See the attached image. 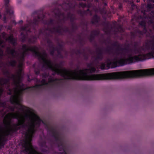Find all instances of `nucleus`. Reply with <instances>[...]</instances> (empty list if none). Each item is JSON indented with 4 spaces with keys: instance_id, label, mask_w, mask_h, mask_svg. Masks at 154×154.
I'll list each match as a JSON object with an SVG mask.
<instances>
[{
    "instance_id": "1",
    "label": "nucleus",
    "mask_w": 154,
    "mask_h": 154,
    "mask_svg": "<svg viewBox=\"0 0 154 154\" xmlns=\"http://www.w3.org/2000/svg\"><path fill=\"white\" fill-rule=\"evenodd\" d=\"M41 58L48 68L60 74L65 79L99 80L153 75V69H151L89 75L88 74L95 72L96 70L95 68L90 67L82 70L71 71L65 69H61L58 65H54L47 58L45 54L41 55Z\"/></svg>"
},
{
    "instance_id": "2",
    "label": "nucleus",
    "mask_w": 154,
    "mask_h": 154,
    "mask_svg": "<svg viewBox=\"0 0 154 154\" xmlns=\"http://www.w3.org/2000/svg\"><path fill=\"white\" fill-rule=\"evenodd\" d=\"M151 54L149 53L146 55H140L138 56H135L134 57L130 56L128 57L127 60L123 59H121L118 60L116 62L110 63V64L108 63L107 65V68L105 67V65L102 63L101 66V69H108L109 67L114 68L119 66H122L124 65L129 63L130 62H134L135 61L141 60L146 59L150 58Z\"/></svg>"
},
{
    "instance_id": "3",
    "label": "nucleus",
    "mask_w": 154,
    "mask_h": 154,
    "mask_svg": "<svg viewBox=\"0 0 154 154\" xmlns=\"http://www.w3.org/2000/svg\"><path fill=\"white\" fill-rule=\"evenodd\" d=\"M47 77H48L47 75H43L42 80L41 82H39V81H37V83L35 85V86L37 87L42 85H47L48 83L52 82L56 80L55 79L51 78L47 79Z\"/></svg>"
},
{
    "instance_id": "4",
    "label": "nucleus",
    "mask_w": 154,
    "mask_h": 154,
    "mask_svg": "<svg viewBox=\"0 0 154 154\" xmlns=\"http://www.w3.org/2000/svg\"><path fill=\"white\" fill-rule=\"evenodd\" d=\"M8 40H9L11 42L13 43V41H14V39H13V38L12 35H11V36H10L9 37Z\"/></svg>"
},
{
    "instance_id": "5",
    "label": "nucleus",
    "mask_w": 154,
    "mask_h": 154,
    "mask_svg": "<svg viewBox=\"0 0 154 154\" xmlns=\"http://www.w3.org/2000/svg\"><path fill=\"white\" fill-rule=\"evenodd\" d=\"M10 11H9L7 10V12H9V14H12L13 13V10L12 9H10Z\"/></svg>"
},
{
    "instance_id": "6",
    "label": "nucleus",
    "mask_w": 154,
    "mask_h": 154,
    "mask_svg": "<svg viewBox=\"0 0 154 154\" xmlns=\"http://www.w3.org/2000/svg\"><path fill=\"white\" fill-rule=\"evenodd\" d=\"M9 0H5V3L6 4H8L9 2Z\"/></svg>"
},
{
    "instance_id": "7",
    "label": "nucleus",
    "mask_w": 154,
    "mask_h": 154,
    "mask_svg": "<svg viewBox=\"0 0 154 154\" xmlns=\"http://www.w3.org/2000/svg\"><path fill=\"white\" fill-rule=\"evenodd\" d=\"M3 54V51L2 50H0V56L2 55Z\"/></svg>"
},
{
    "instance_id": "8",
    "label": "nucleus",
    "mask_w": 154,
    "mask_h": 154,
    "mask_svg": "<svg viewBox=\"0 0 154 154\" xmlns=\"http://www.w3.org/2000/svg\"><path fill=\"white\" fill-rule=\"evenodd\" d=\"M13 63H11V65L12 66H14V63H15V62L14 61H13Z\"/></svg>"
},
{
    "instance_id": "9",
    "label": "nucleus",
    "mask_w": 154,
    "mask_h": 154,
    "mask_svg": "<svg viewBox=\"0 0 154 154\" xmlns=\"http://www.w3.org/2000/svg\"><path fill=\"white\" fill-rule=\"evenodd\" d=\"M3 43L2 41L1 40V39H0V45L1 44Z\"/></svg>"
},
{
    "instance_id": "10",
    "label": "nucleus",
    "mask_w": 154,
    "mask_h": 154,
    "mask_svg": "<svg viewBox=\"0 0 154 154\" xmlns=\"http://www.w3.org/2000/svg\"><path fill=\"white\" fill-rule=\"evenodd\" d=\"M1 18V16L0 15V19Z\"/></svg>"
},
{
    "instance_id": "11",
    "label": "nucleus",
    "mask_w": 154,
    "mask_h": 154,
    "mask_svg": "<svg viewBox=\"0 0 154 154\" xmlns=\"http://www.w3.org/2000/svg\"><path fill=\"white\" fill-rule=\"evenodd\" d=\"M4 20H6V18L5 17L4 18Z\"/></svg>"
},
{
    "instance_id": "12",
    "label": "nucleus",
    "mask_w": 154,
    "mask_h": 154,
    "mask_svg": "<svg viewBox=\"0 0 154 154\" xmlns=\"http://www.w3.org/2000/svg\"><path fill=\"white\" fill-rule=\"evenodd\" d=\"M32 51H35V50H32Z\"/></svg>"
},
{
    "instance_id": "13",
    "label": "nucleus",
    "mask_w": 154,
    "mask_h": 154,
    "mask_svg": "<svg viewBox=\"0 0 154 154\" xmlns=\"http://www.w3.org/2000/svg\"><path fill=\"white\" fill-rule=\"evenodd\" d=\"M20 67H21V65H20Z\"/></svg>"
}]
</instances>
